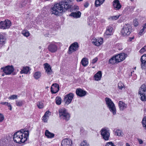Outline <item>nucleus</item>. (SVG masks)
<instances>
[{
  "instance_id": "1",
  "label": "nucleus",
  "mask_w": 146,
  "mask_h": 146,
  "mask_svg": "<svg viewBox=\"0 0 146 146\" xmlns=\"http://www.w3.org/2000/svg\"><path fill=\"white\" fill-rule=\"evenodd\" d=\"M70 2L64 1H61L59 3L55 4L50 9V13L56 16L61 15L65 9L71 8Z\"/></svg>"
},
{
  "instance_id": "2",
  "label": "nucleus",
  "mask_w": 146,
  "mask_h": 146,
  "mask_svg": "<svg viewBox=\"0 0 146 146\" xmlns=\"http://www.w3.org/2000/svg\"><path fill=\"white\" fill-rule=\"evenodd\" d=\"M24 132L19 131L15 133L13 137L14 141L19 143L25 142L29 137V133L28 131H25Z\"/></svg>"
},
{
  "instance_id": "3",
  "label": "nucleus",
  "mask_w": 146,
  "mask_h": 146,
  "mask_svg": "<svg viewBox=\"0 0 146 146\" xmlns=\"http://www.w3.org/2000/svg\"><path fill=\"white\" fill-rule=\"evenodd\" d=\"M105 100L107 107L109 108L110 112L113 115H115L116 113V109L113 103L108 98H106Z\"/></svg>"
},
{
  "instance_id": "4",
  "label": "nucleus",
  "mask_w": 146,
  "mask_h": 146,
  "mask_svg": "<svg viewBox=\"0 0 146 146\" xmlns=\"http://www.w3.org/2000/svg\"><path fill=\"white\" fill-rule=\"evenodd\" d=\"M138 94L140 95L141 100L142 101H146V85H141L138 90Z\"/></svg>"
},
{
  "instance_id": "5",
  "label": "nucleus",
  "mask_w": 146,
  "mask_h": 146,
  "mask_svg": "<svg viewBox=\"0 0 146 146\" xmlns=\"http://www.w3.org/2000/svg\"><path fill=\"white\" fill-rule=\"evenodd\" d=\"M58 111L60 119H64L66 121L69 120L70 115L65 108H60L59 110Z\"/></svg>"
},
{
  "instance_id": "6",
  "label": "nucleus",
  "mask_w": 146,
  "mask_h": 146,
  "mask_svg": "<svg viewBox=\"0 0 146 146\" xmlns=\"http://www.w3.org/2000/svg\"><path fill=\"white\" fill-rule=\"evenodd\" d=\"M131 27L129 24H125L121 32V34L124 36L129 35L131 31Z\"/></svg>"
},
{
  "instance_id": "7",
  "label": "nucleus",
  "mask_w": 146,
  "mask_h": 146,
  "mask_svg": "<svg viewBox=\"0 0 146 146\" xmlns=\"http://www.w3.org/2000/svg\"><path fill=\"white\" fill-rule=\"evenodd\" d=\"M11 25V22L9 20L1 21L0 22V29H7L9 28Z\"/></svg>"
},
{
  "instance_id": "8",
  "label": "nucleus",
  "mask_w": 146,
  "mask_h": 146,
  "mask_svg": "<svg viewBox=\"0 0 146 146\" xmlns=\"http://www.w3.org/2000/svg\"><path fill=\"white\" fill-rule=\"evenodd\" d=\"M101 132L103 139L106 141L109 140L110 137V133L108 130L103 128L101 130Z\"/></svg>"
},
{
  "instance_id": "9",
  "label": "nucleus",
  "mask_w": 146,
  "mask_h": 146,
  "mask_svg": "<svg viewBox=\"0 0 146 146\" xmlns=\"http://www.w3.org/2000/svg\"><path fill=\"white\" fill-rule=\"evenodd\" d=\"M74 95L72 93H70L66 95L64 98V101L66 105H68L70 104L74 97Z\"/></svg>"
},
{
  "instance_id": "10",
  "label": "nucleus",
  "mask_w": 146,
  "mask_h": 146,
  "mask_svg": "<svg viewBox=\"0 0 146 146\" xmlns=\"http://www.w3.org/2000/svg\"><path fill=\"white\" fill-rule=\"evenodd\" d=\"M4 72L6 75L10 74L14 71V69L12 66H7L5 67L1 68Z\"/></svg>"
},
{
  "instance_id": "11",
  "label": "nucleus",
  "mask_w": 146,
  "mask_h": 146,
  "mask_svg": "<svg viewBox=\"0 0 146 146\" xmlns=\"http://www.w3.org/2000/svg\"><path fill=\"white\" fill-rule=\"evenodd\" d=\"M57 44V43L55 42L50 44L48 48L49 50L51 52L54 53L58 49Z\"/></svg>"
},
{
  "instance_id": "12",
  "label": "nucleus",
  "mask_w": 146,
  "mask_h": 146,
  "mask_svg": "<svg viewBox=\"0 0 146 146\" xmlns=\"http://www.w3.org/2000/svg\"><path fill=\"white\" fill-rule=\"evenodd\" d=\"M103 38H93L92 40V43L97 46L101 45L103 43Z\"/></svg>"
},
{
  "instance_id": "13",
  "label": "nucleus",
  "mask_w": 146,
  "mask_h": 146,
  "mask_svg": "<svg viewBox=\"0 0 146 146\" xmlns=\"http://www.w3.org/2000/svg\"><path fill=\"white\" fill-rule=\"evenodd\" d=\"M79 45L77 42L72 43L69 48V51L71 53L74 52L78 50Z\"/></svg>"
},
{
  "instance_id": "14",
  "label": "nucleus",
  "mask_w": 146,
  "mask_h": 146,
  "mask_svg": "<svg viewBox=\"0 0 146 146\" xmlns=\"http://www.w3.org/2000/svg\"><path fill=\"white\" fill-rule=\"evenodd\" d=\"M61 144L62 146H72V142L70 139L65 138L62 141Z\"/></svg>"
},
{
  "instance_id": "15",
  "label": "nucleus",
  "mask_w": 146,
  "mask_h": 146,
  "mask_svg": "<svg viewBox=\"0 0 146 146\" xmlns=\"http://www.w3.org/2000/svg\"><path fill=\"white\" fill-rule=\"evenodd\" d=\"M141 67L143 70H145L146 68V54L143 55L141 57Z\"/></svg>"
},
{
  "instance_id": "16",
  "label": "nucleus",
  "mask_w": 146,
  "mask_h": 146,
  "mask_svg": "<svg viewBox=\"0 0 146 146\" xmlns=\"http://www.w3.org/2000/svg\"><path fill=\"white\" fill-rule=\"evenodd\" d=\"M117 62H120L124 60L127 56V55L125 53H121L115 56Z\"/></svg>"
},
{
  "instance_id": "17",
  "label": "nucleus",
  "mask_w": 146,
  "mask_h": 146,
  "mask_svg": "<svg viewBox=\"0 0 146 146\" xmlns=\"http://www.w3.org/2000/svg\"><path fill=\"white\" fill-rule=\"evenodd\" d=\"M59 89L58 84L56 83L53 84L51 87V91L52 93L55 94L58 92Z\"/></svg>"
},
{
  "instance_id": "18",
  "label": "nucleus",
  "mask_w": 146,
  "mask_h": 146,
  "mask_svg": "<svg viewBox=\"0 0 146 146\" xmlns=\"http://www.w3.org/2000/svg\"><path fill=\"white\" fill-rule=\"evenodd\" d=\"M76 93L78 96L82 97L86 95L87 92L85 91L80 88H78L76 90Z\"/></svg>"
},
{
  "instance_id": "19",
  "label": "nucleus",
  "mask_w": 146,
  "mask_h": 146,
  "mask_svg": "<svg viewBox=\"0 0 146 146\" xmlns=\"http://www.w3.org/2000/svg\"><path fill=\"white\" fill-rule=\"evenodd\" d=\"M44 69L47 74L48 75L51 74L52 73V71L50 65L47 63H45L44 64Z\"/></svg>"
},
{
  "instance_id": "20",
  "label": "nucleus",
  "mask_w": 146,
  "mask_h": 146,
  "mask_svg": "<svg viewBox=\"0 0 146 146\" xmlns=\"http://www.w3.org/2000/svg\"><path fill=\"white\" fill-rule=\"evenodd\" d=\"M113 4L114 8L115 10L119 9L121 7V5L118 0H115L113 2Z\"/></svg>"
},
{
  "instance_id": "21",
  "label": "nucleus",
  "mask_w": 146,
  "mask_h": 146,
  "mask_svg": "<svg viewBox=\"0 0 146 146\" xmlns=\"http://www.w3.org/2000/svg\"><path fill=\"white\" fill-rule=\"evenodd\" d=\"M81 13L80 11H76L71 13L70 16L73 17L74 18H78L80 17Z\"/></svg>"
},
{
  "instance_id": "22",
  "label": "nucleus",
  "mask_w": 146,
  "mask_h": 146,
  "mask_svg": "<svg viewBox=\"0 0 146 146\" xmlns=\"http://www.w3.org/2000/svg\"><path fill=\"white\" fill-rule=\"evenodd\" d=\"M119 107L121 111H123L127 108V104L122 101H120L118 103Z\"/></svg>"
},
{
  "instance_id": "23",
  "label": "nucleus",
  "mask_w": 146,
  "mask_h": 146,
  "mask_svg": "<svg viewBox=\"0 0 146 146\" xmlns=\"http://www.w3.org/2000/svg\"><path fill=\"white\" fill-rule=\"evenodd\" d=\"M113 33V28L112 27H109L107 28L105 33L104 34L105 36L111 35Z\"/></svg>"
},
{
  "instance_id": "24",
  "label": "nucleus",
  "mask_w": 146,
  "mask_h": 146,
  "mask_svg": "<svg viewBox=\"0 0 146 146\" xmlns=\"http://www.w3.org/2000/svg\"><path fill=\"white\" fill-rule=\"evenodd\" d=\"M45 135L48 138H52L54 136V134L53 133H51L48 130H46L45 133Z\"/></svg>"
},
{
  "instance_id": "25",
  "label": "nucleus",
  "mask_w": 146,
  "mask_h": 146,
  "mask_svg": "<svg viewBox=\"0 0 146 146\" xmlns=\"http://www.w3.org/2000/svg\"><path fill=\"white\" fill-rule=\"evenodd\" d=\"M102 76L101 72L100 71H98L94 76L95 80L96 81L100 80L101 79Z\"/></svg>"
},
{
  "instance_id": "26",
  "label": "nucleus",
  "mask_w": 146,
  "mask_h": 146,
  "mask_svg": "<svg viewBox=\"0 0 146 146\" xmlns=\"http://www.w3.org/2000/svg\"><path fill=\"white\" fill-rule=\"evenodd\" d=\"M81 63L83 66L84 67L86 66L88 63V59L86 58H83L82 60Z\"/></svg>"
},
{
  "instance_id": "27",
  "label": "nucleus",
  "mask_w": 146,
  "mask_h": 146,
  "mask_svg": "<svg viewBox=\"0 0 146 146\" xmlns=\"http://www.w3.org/2000/svg\"><path fill=\"white\" fill-rule=\"evenodd\" d=\"M29 71V68L28 67H23V69L20 71V73L21 74H22L23 73L27 74L28 73Z\"/></svg>"
},
{
  "instance_id": "28",
  "label": "nucleus",
  "mask_w": 146,
  "mask_h": 146,
  "mask_svg": "<svg viewBox=\"0 0 146 146\" xmlns=\"http://www.w3.org/2000/svg\"><path fill=\"white\" fill-rule=\"evenodd\" d=\"M114 134L115 135L120 137H122L123 134L122 131L120 130L117 129L114 130Z\"/></svg>"
},
{
  "instance_id": "29",
  "label": "nucleus",
  "mask_w": 146,
  "mask_h": 146,
  "mask_svg": "<svg viewBox=\"0 0 146 146\" xmlns=\"http://www.w3.org/2000/svg\"><path fill=\"white\" fill-rule=\"evenodd\" d=\"M5 37L2 34L0 33V44H5Z\"/></svg>"
},
{
  "instance_id": "30",
  "label": "nucleus",
  "mask_w": 146,
  "mask_h": 146,
  "mask_svg": "<svg viewBox=\"0 0 146 146\" xmlns=\"http://www.w3.org/2000/svg\"><path fill=\"white\" fill-rule=\"evenodd\" d=\"M117 61V59L115 56H113L109 60V63L112 64H114L115 63L118 62Z\"/></svg>"
},
{
  "instance_id": "31",
  "label": "nucleus",
  "mask_w": 146,
  "mask_h": 146,
  "mask_svg": "<svg viewBox=\"0 0 146 146\" xmlns=\"http://www.w3.org/2000/svg\"><path fill=\"white\" fill-rule=\"evenodd\" d=\"M105 0H96L95 5L96 7H98L102 4Z\"/></svg>"
},
{
  "instance_id": "32",
  "label": "nucleus",
  "mask_w": 146,
  "mask_h": 146,
  "mask_svg": "<svg viewBox=\"0 0 146 146\" xmlns=\"http://www.w3.org/2000/svg\"><path fill=\"white\" fill-rule=\"evenodd\" d=\"M33 76L36 79H38L40 77L41 74L40 72H37L34 73Z\"/></svg>"
},
{
  "instance_id": "33",
  "label": "nucleus",
  "mask_w": 146,
  "mask_h": 146,
  "mask_svg": "<svg viewBox=\"0 0 146 146\" xmlns=\"http://www.w3.org/2000/svg\"><path fill=\"white\" fill-rule=\"evenodd\" d=\"M142 123L143 127L146 130V116H145L143 118Z\"/></svg>"
},
{
  "instance_id": "34",
  "label": "nucleus",
  "mask_w": 146,
  "mask_h": 146,
  "mask_svg": "<svg viewBox=\"0 0 146 146\" xmlns=\"http://www.w3.org/2000/svg\"><path fill=\"white\" fill-rule=\"evenodd\" d=\"M56 104L59 105L61 104V99L60 97H56L55 99Z\"/></svg>"
},
{
  "instance_id": "35",
  "label": "nucleus",
  "mask_w": 146,
  "mask_h": 146,
  "mask_svg": "<svg viewBox=\"0 0 146 146\" xmlns=\"http://www.w3.org/2000/svg\"><path fill=\"white\" fill-rule=\"evenodd\" d=\"M16 104L17 106H21L23 104V102L21 100H16Z\"/></svg>"
},
{
  "instance_id": "36",
  "label": "nucleus",
  "mask_w": 146,
  "mask_h": 146,
  "mask_svg": "<svg viewBox=\"0 0 146 146\" xmlns=\"http://www.w3.org/2000/svg\"><path fill=\"white\" fill-rule=\"evenodd\" d=\"M118 88L119 89L122 90L123 88H125V86L123 83L120 82L118 84Z\"/></svg>"
},
{
  "instance_id": "37",
  "label": "nucleus",
  "mask_w": 146,
  "mask_h": 146,
  "mask_svg": "<svg viewBox=\"0 0 146 146\" xmlns=\"http://www.w3.org/2000/svg\"><path fill=\"white\" fill-rule=\"evenodd\" d=\"M119 15L115 16H111L109 17V19L110 21L115 20L117 19L119 17Z\"/></svg>"
},
{
  "instance_id": "38",
  "label": "nucleus",
  "mask_w": 146,
  "mask_h": 146,
  "mask_svg": "<svg viewBox=\"0 0 146 146\" xmlns=\"http://www.w3.org/2000/svg\"><path fill=\"white\" fill-rule=\"evenodd\" d=\"M22 34L24 36L27 37L29 36L30 34L29 31L27 30L23 31L22 32Z\"/></svg>"
},
{
  "instance_id": "39",
  "label": "nucleus",
  "mask_w": 146,
  "mask_h": 146,
  "mask_svg": "<svg viewBox=\"0 0 146 146\" xmlns=\"http://www.w3.org/2000/svg\"><path fill=\"white\" fill-rule=\"evenodd\" d=\"M0 104L3 105H5L8 107H10V109L12 110V106L10 103L7 102H1Z\"/></svg>"
},
{
  "instance_id": "40",
  "label": "nucleus",
  "mask_w": 146,
  "mask_h": 146,
  "mask_svg": "<svg viewBox=\"0 0 146 146\" xmlns=\"http://www.w3.org/2000/svg\"><path fill=\"white\" fill-rule=\"evenodd\" d=\"M37 106L39 109L42 108L44 107L43 103L42 102H38L37 103Z\"/></svg>"
},
{
  "instance_id": "41",
  "label": "nucleus",
  "mask_w": 146,
  "mask_h": 146,
  "mask_svg": "<svg viewBox=\"0 0 146 146\" xmlns=\"http://www.w3.org/2000/svg\"><path fill=\"white\" fill-rule=\"evenodd\" d=\"M146 29V23H145L143 26V28L140 31L139 33V34L140 35L142 34Z\"/></svg>"
},
{
  "instance_id": "42",
  "label": "nucleus",
  "mask_w": 146,
  "mask_h": 146,
  "mask_svg": "<svg viewBox=\"0 0 146 146\" xmlns=\"http://www.w3.org/2000/svg\"><path fill=\"white\" fill-rule=\"evenodd\" d=\"M80 146H89V145L86 141H84L80 143Z\"/></svg>"
},
{
  "instance_id": "43",
  "label": "nucleus",
  "mask_w": 146,
  "mask_h": 146,
  "mask_svg": "<svg viewBox=\"0 0 146 146\" xmlns=\"http://www.w3.org/2000/svg\"><path fill=\"white\" fill-rule=\"evenodd\" d=\"M30 0H25L21 2V7H23L25 6L26 5L28 2H30Z\"/></svg>"
},
{
  "instance_id": "44",
  "label": "nucleus",
  "mask_w": 146,
  "mask_h": 146,
  "mask_svg": "<svg viewBox=\"0 0 146 146\" xmlns=\"http://www.w3.org/2000/svg\"><path fill=\"white\" fill-rule=\"evenodd\" d=\"M17 98V95H13L10 96L8 99L9 100H14Z\"/></svg>"
},
{
  "instance_id": "45",
  "label": "nucleus",
  "mask_w": 146,
  "mask_h": 146,
  "mask_svg": "<svg viewBox=\"0 0 146 146\" xmlns=\"http://www.w3.org/2000/svg\"><path fill=\"white\" fill-rule=\"evenodd\" d=\"M133 25L135 27L137 26L139 24L138 22L136 19H135L133 21Z\"/></svg>"
},
{
  "instance_id": "46",
  "label": "nucleus",
  "mask_w": 146,
  "mask_h": 146,
  "mask_svg": "<svg viewBox=\"0 0 146 146\" xmlns=\"http://www.w3.org/2000/svg\"><path fill=\"white\" fill-rule=\"evenodd\" d=\"M146 51V46H144L140 50L139 52L140 53H143L145 51Z\"/></svg>"
},
{
  "instance_id": "47",
  "label": "nucleus",
  "mask_w": 146,
  "mask_h": 146,
  "mask_svg": "<svg viewBox=\"0 0 146 146\" xmlns=\"http://www.w3.org/2000/svg\"><path fill=\"white\" fill-rule=\"evenodd\" d=\"M105 146H115L112 142H109L106 144Z\"/></svg>"
},
{
  "instance_id": "48",
  "label": "nucleus",
  "mask_w": 146,
  "mask_h": 146,
  "mask_svg": "<svg viewBox=\"0 0 146 146\" xmlns=\"http://www.w3.org/2000/svg\"><path fill=\"white\" fill-rule=\"evenodd\" d=\"M4 119V116L1 113H0V122H2Z\"/></svg>"
},
{
  "instance_id": "49",
  "label": "nucleus",
  "mask_w": 146,
  "mask_h": 146,
  "mask_svg": "<svg viewBox=\"0 0 146 146\" xmlns=\"http://www.w3.org/2000/svg\"><path fill=\"white\" fill-rule=\"evenodd\" d=\"M98 58H96L93 59L92 61V63L93 64H94L97 61Z\"/></svg>"
},
{
  "instance_id": "50",
  "label": "nucleus",
  "mask_w": 146,
  "mask_h": 146,
  "mask_svg": "<svg viewBox=\"0 0 146 146\" xmlns=\"http://www.w3.org/2000/svg\"><path fill=\"white\" fill-rule=\"evenodd\" d=\"M47 117L45 116L44 117V116H43L42 117V120L44 122H46L47 121Z\"/></svg>"
},
{
  "instance_id": "51",
  "label": "nucleus",
  "mask_w": 146,
  "mask_h": 146,
  "mask_svg": "<svg viewBox=\"0 0 146 146\" xmlns=\"http://www.w3.org/2000/svg\"><path fill=\"white\" fill-rule=\"evenodd\" d=\"M49 111H47L45 113L44 115V117L45 116L46 117H48V115L49 114Z\"/></svg>"
},
{
  "instance_id": "52",
  "label": "nucleus",
  "mask_w": 146,
  "mask_h": 146,
  "mask_svg": "<svg viewBox=\"0 0 146 146\" xmlns=\"http://www.w3.org/2000/svg\"><path fill=\"white\" fill-rule=\"evenodd\" d=\"M89 5V4L87 2H86L84 3V6L85 7L87 8L88 6Z\"/></svg>"
},
{
  "instance_id": "53",
  "label": "nucleus",
  "mask_w": 146,
  "mask_h": 146,
  "mask_svg": "<svg viewBox=\"0 0 146 146\" xmlns=\"http://www.w3.org/2000/svg\"><path fill=\"white\" fill-rule=\"evenodd\" d=\"M138 141L139 143L140 144H141L143 143V142L141 139H138Z\"/></svg>"
},
{
  "instance_id": "54",
  "label": "nucleus",
  "mask_w": 146,
  "mask_h": 146,
  "mask_svg": "<svg viewBox=\"0 0 146 146\" xmlns=\"http://www.w3.org/2000/svg\"><path fill=\"white\" fill-rule=\"evenodd\" d=\"M79 9V7L78 6H76L74 8V11H77V10H78Z\"/></svg>"
},
{
  "instance_id": "55",
  "label": "nucleus",
  "mask_w": 146,
  "mask_h": 146,
  "mask_svg": "<svg viewBox=\"0 0 146 146\" xmlns=\"http://www.w3.org/2000/svg\"><path fill=\"white\" fill-rule=\"evenodd\" d=\"M3 141L1 140L0 141V146H5V144H3V143H2V142Z\"/></svg>"
},
{
  "instance_id": "56",
  "label": "nucleus",
  "mask_w": 146,
  "mask_h": 146,
  "mask_svg": "<svg viewBox=\"0 0 146 146\" xmlns=\"http://www.w3.org/2000/svg\"><path fill=\"white\" fill-rule=\"evenodd\" d=\"M127 8L131 9H132V10L133 11L135 7L133 6H131V7H128Z\"/></svg>"
},
{
  "instance_id": "57",
  "label": "nucleus",
  "mask_w": 146,
  "mask_h": 146,
  "mask_svg": "<svg viewBox=\"0 0 146 146\" xmlns=\"http://www.w3.org/2000/svg\"><path fill=\"white\" fill-rule=\"evenodd\" d=\"M133 38L134 37H129L128 40L129 41H131L132 39H133Z\"/></svg>"
},
{
  "instance_id": "58",
  "label": "nucleus",
  "mask_w": 146,
  "mask_h": 146,
  "mask_svg": "<svg viewBox=\"0 0 146 146\" xmlns=\"http://www.w3.org/2000/svg\"><path fill=\"white\" fill-rule=\"evenodd\" d=\"M83 0H76V1H77V2H79L80 1H83Z\"/></svg>"
},
{
  "instance_id": "59",
  "label": "nucleus",
  "mask_w": 146,
  "mask_h": 146,
  "mask_svg": "<svg viewBox=\"0 0 146 146\" xmlns=\"http://www.w3.org/2000/svg\"><path fill=\"white\" fill-rule=\"evenodd\" d=\"M126 146H130V145H129V144L127 143H126Z\"/></svg>"
},
{
  "instance_id": "60",
  "label": "nucleus",
  "mask_w": 146,
  "mask_h": 146,
  "mask_svg": "<svg viewBox=\"0 0 146 146\" xmlns=\"http://www.w3.org/2000/svg\"><path fill=\"white\" fill-rule=\"evenodd\" d=\"M9 107V110H12L10 109V108H11L10 107Z\"/></svg>"
},
{
  "instance_id": "61",
  "label": "nucleus",
  "mask_w": 146,
  "mask_h": 146,
  "mask_svg": "<svg viewBox=\"0 0 146 146\" xmlns=\"http://www.w3.org/2000/svg\"><path fill=\"white\" fill-rule=\"evenodd\" d=\"M130 0L131 1H134V0Z\"/></svg>"
}]
</instances>
